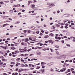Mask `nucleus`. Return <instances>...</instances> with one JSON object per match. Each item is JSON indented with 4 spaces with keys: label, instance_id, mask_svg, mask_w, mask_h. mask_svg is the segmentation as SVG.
I'll list each match as a JSON object with an SVG mask.
<instances>
[{
    "label": "nucleus",
    "instance_id": "f257e3e1",
    "mask_svg": "<svg viewBox=\"0 0 75 75\" xmlns=\"http://www.w3.org/2000/svg\"><path fill=\"white\" fill-rule=\"evenodd\" d=\"M35 6V5L34 4H31L30 5V7H32V8L33 9L35 8V7H34Z\"/></svg>",
    "mask_w": 75,
    "mask_h": 75
},
{
    "label": "nucleus",
    "instance_id": "f03ea898",
    "mask_svg": "<svg viewBox=\"0 0 75 75\" xmlns=\"http://www.w3.org/2000/svg\"><path fill=\"white\" fill-rule=\"evenodd\" d=\"M64 54H62L60 56H59V59H62V58H63L64 57Z\"/></svg>",
    "mask_w": 75,
    "mask_h": 75
},
{
    "label": "nucleus",
    "instance_id": "7ed1b4c3",
    "mask_svg": "<svg viewBox=\"0 0 75 75\" xmlns=\"http://www.w3.org/2000/svg\"><path fill=\"white\" fill-rule=\"evenodd\" d=\"M40 71H41L42 73H44L45 72V69H42L41 70H40Z\"/></svg>",
    "mask_w": 75,
    "mask_h": 75
},
{
    "label": "nucleus",
    "instance_id": "20e7f679",
    "mask_svg": "<svg viewBox=\"0 0 75 75\" xmlns=\"http://www.w3.org/2000/svg\"><path fill=\"white\" fill-rule=\"evenodd\" d=\"M48 42H50V43H51V44H53L54 43V41L50 40H49L48 41Z\"/></svg>",
    "mask_w": 75,
    "mask_h": 75
},
{
    "label": "nucleus",
    "instance_id": "39448f33",
    "mask_svg": "<svg viewBox=\"0 0 75 75\" xmlns=\"http://www.w3.org/2000/svg\"><path fill=\"white\" fill-rule=\"evenodd\" d=\"M65 15V17H69L70 16V15L68 14H64L63 16Z\"/></svg>",
    "mask_w": 75,
    "mask_h": 75
},
{
    "label": "nucleus",
    "instance_id": "423d86ee",
    "mask_svg": "<svg viewBox=\"0 0 75 75\" xmlns=\"http://www.w3.org/2000/svg\"><path fill=\"white\" fill-rule=\"evenodd\" d=\"M20 69L21 70V71H25L26 70V69Z\"/></svg>",
    "mask_w": 75,
    "mask_h": 75
},
{
    "label": "nucleus",
    "instance_id": "0eeeda50",
    "mask_svg": "<svg viewBox=\"0 0 75 75\" xmlns=\"http://www.w3.org/2000/svg\"><path fill=\"white\" fill-rule=\"evenodd\" d=\"M9 25V24L7 23L4 24L3 25V27H6V25Z\"/></svg>",
    "mask_w": 75,
    "mask_h": 75
},
{
    "label": "nucleus",
    "instance_id": "6e6552de",
    "mask_svg": "<svg viewBox=\"0 0 75 75\" xmlns=\"http://www.w3.org/2000/svg\"><path fill=\"white\" fill-rule=\"evenodd\" d=\"M48 37H49L48 35H46L44 37V38H48Z\"/></svg>",
    "mask_w": 75,
    "mask_h": 75
},
{
    "label": "nucleus",
    "instance_id": "1a4fd4ad",
    "mask_svg": "<svg viewBox=\"0 0 75 75\" xmlns=\"http://www.w3.org/2000/svg\"><path fill=\"white\" fill-rule=\"evenodd\" d=\"M60 26V25H58V24H56V27H59Z\"/></svg>",
    "mask_w": 75,
    "mask_h": 75
},
{
    "label": "nucleus",
    "instance_id": "9d476101",
    "mask_svg": "<svg viewBox=\"0 0 75 75\" xmlns=\"http://www.w3.org/2000/svg\"><path fill=\"white\" fill-rule=\"evenodd\" d=\"M29 40H28V39L27 38H26L25 40V42H27Z\"/></svg>",
    "mask_w": 75,
    "mask_h": 75
},
{
    "label": "nucleus",
    "instance_id": "9b49d317",
    "mask_svg": "<svg viewBox=\"0 0 75 75\" xmlns=\"http://www.w3.org/2000/svg\"><path fill=\"white\" fill-rule=\"evenodd\" d=\"M30 3H33V1H28V3H29V4H30Z\"/></svg>",
    "mask_w": 75,
    "mask_h": 75
},
{
    "label": "nucleus",
    "instance_id": "f8f14e48",
    "mask_svg": "<svg viewBox=\"0 0 75 75\" xmlns=\"http://www.w3.org/2000/svg\"><path fill=\"white\" fill-rule=\"evenodd\" d=\"M6 17H8V16H3V18L4 19H6Z\"/></svg>",
    "mask_w": 75,
    "mask_h": 75
},
{
    "label": "nucleus",
    "instance_id": "ddd939ff",
    "mask_svg": "<svg viewBox=\"0 0 75 75\" xmlns=\"http://www.w3.org/2000/svg\"><path fill=\"white\" fill-rule=\"evenodd\" d=\"M20 58H18L16 59V61H20Z\"/></svg>",
    "mask_w": 75,
    "mask_h": 75
},
{
    "label": "nucleus",
    "instance_id": "4468645a",
    "mask_svg": "<svg viewBox=\"0 0 75 75\" xmlns=\"http://www.w3.org/2000/svg\"><path fill=\"white\" fill-rule=\"evenodd\" d=\"M47 65H49V66H50V65H52V64H51V63H50L47 64Z\"/></svg>",
    "mask_w": 75,
    "mask_h": 75
},
{
    "label": "nucleus",
    "instance_id": "2eb2a0df",
    "mask_svg": "<svg viewBox=\"0 0 75 75\" xmlns=\"http://www.w3.org/2000/svg\"><path fill=\"white\" fill-rule=\"evenodd\" d=\"M49 36H50V35H51V36H53V35H54V34L51 33L49 35Z\"/></svg>",
    "mask_w": 75,
    "mask_h": 75
},
{
    "label": "nucleus",
    "instance_id": "dca6fc26",
    "mask_svg": "<svg viewBox=\"0 0 75 75\" xmlns=\"http://www.w3.org/2000/svg\"><path fill=\"white\" fill-rule=\"evenodd\" d=\"M9 12H10V13H13V10H10L9 11Z\"/></svg>",
    "mask_w": 75,
    "mask_h": 75
},
{
    "label": "nucleus",
    "instance_id": "f3484780",
    "mask_svg": "<svg viewBox=\"0 0 75 75\" xmlns=\"http://www.w3.org/2000/svg\"><path fill=\"white\" fill-rule=\"evenodd\" d=\"M50 71H51L52 72H54V70L52 68L50 69Z\"/></svg>",
    "mask_w": 75,
    "mask_h": 75
},
{
    "label": "nucleus",
    "instance_id": "a211bd4d",
    "mask_svg": "<svg viewBox=\"0 0 75 75\" xmlns=\"http://www.w3.org/2000/svg\"><path fill=\"white\" fill-rule=\"evenodd\" d=\"M51 5L52 7H54V6H55V5L53 4H51Z\"/></svg>",
    "mask_w": 75,
    "mask_h": 75
},
{
    "label": "nucleus",
    "instance_id": "6ab92c4d",
    "mask_svg": "<svg viewBox=\"0 0 75 75\" xmlns=\"http://www.w3.org/2000/svg\"><path fill=\"white\" fill-rule=\"evenodd\" d=\"M23 59L22 58H21V62H24V60H23Z\"/></svg>",
    "mask_w": 75,
    "mask_h": 75
},
{
    "label": "nucleus",
    "instance_id": "aec40b11",
    "mask_svg": "<svg viewBox=\"0 0 75 75\" xmlns=\"http://www.w3.org/2000/svg\"><path fill=\"white\" fill-rule=\"evenodd\" d=\"M70 33H66V35H69Z\"/></svg>",
    "mask_w": 75,
    "mask_h": 75
},
{
    "label": "nucleus",
    "instance_id": "412c9836",
    "mask_svg": "<svg viewBox=\"0 0 75 75\" xmlns=\"http://www.w3.org/2000/svg\"><path fill=\"white\" fill-rule=\"evenodd\" d=\"M52 58V57H47V58H48V59H51V58Z\"/></svg>",
    "mask_w": 75,
    "mask_h": 75
},
{
    "label": "nucleus",
    "instance_id": "4be33fe9",
    "mask_svg": "<svg viewBox=\"0 0 75 75\" xmlns=\"http://www.w3.org/2000/svg\"><path fill=\"white\" fill-rule=\"evenodd\" d=\"M33 27H34V26H32V27L31 26V27H29L28 28L30 29V28H33Z\"/></svg>",
    "mask_w": 75,
    "mask_h": 75
},
{
    "label": "nucleus",
    "instance_id": "5701e85b",
    "mask_svg": "<svg viewBox=\"0 0 75 75\" xmlns=\"http://www.w3.org/2000/svg\"><path fill=\"white\" fill-rule=\"evenodd\" d=\"M67 47H70L71 46L69 44H67Z\"/></svg>",
    "mask_w": 75,
    "mask_h": 75
},
{
    "label": "nucleus",
    "instance_id": "b1692460",
    "mask_svg": "<svg viewBox=\"0 0 75 75\" xmlns=\"http://www.w3.org/2000/svg\"><path fill=\"white\" fill-rule=\"evenodd\" d=\"M50 50L51 52H54V50H52V49L50 48Z\"/></svg>",
    "mask_w": 75,
    "mask_h": 75
},
{
    "label": "nucleus",
    "instance_id": "393cba45",
    "mask_svg": "<svg viewBox=\"0 0 75 75\" xmlns=\"http://www.w3.org/2000/svg\"><path fill=\"white\" fill-rule=\"evenodd\" d=\"M31 49H29L27 51L28 52H29V51H31Z\"/></svg>",
    "mask_w": 75,
    "mask_h": 75
},
{
    "label": "nucleus",
    "instance_id": "a878e982",
    "mask_svg": "<svg viewBox=\"0 0 75 75\" xmlns=\"http://www.w3.org/2000/svg\"><path fill=\"white\" fill-rule=\"evenodd\" d=\"M56 53L57 54V55L59 54V52H58L56 51Z\"/></svg>",
    "mask_w": 75,
    "mask_h": 75
},
{
    "label": "nucleus",
    "instance_id": "bb28decb",
    "mask_svg": "<svg viewBox=\"0 0 75 75\" xmlns=\"http://www.w3.org/2000/svg\"><path fill=\"white\" fill-rule=\"evenodd\" d=\"M38 67L36 68V69H40V67H38V66H37Z\"/></svg>",
    "mask_w": 75,
    "mask_h": 75
},
{
    "label": "nucleus",
    "instance_id": "cd10ccee",
    "mask_svg": "<svg viewBox=\"0 0 75 75\" xmlns=\"http://www.w3.org/2000/svg\"><path fill=\"white\" fill-rule=\"evenodd\" d=\"M56 58L57 59H59V56H57L56 57Z\"/></svg>",
    "mask_w": 75,
    "mask_h": 75
},
{
    "label": "nucleus",
    "instance_id": "c85d7f7f",
    "mask_svg": "<svg viewBox=\"0 0 75 75\" xmlns=\"http://www.w3.org/2000/svg\"><path fill=\"white\" fill-rule=\"evenodd\" d=\"M38 8H35V9H34V10H34V11H37V10H38Z\"/></svg>",
    "mask_w": 75,
    "mask_h": 75
},
{
    "label": "nucleus",
    "instance_id": "c756f323",
    "mask_svg": "<svg viewBox=\"0 0 75 75\" xmlns=\"http://www.w3.org/2000/svg\"><path fill=\"white\" fill-rule=\"evenodd\" d=\"M52 6L51 5V4H50V5L49 6V7L50 8H51V7H52Z\"/></svg>",
    "mask_w": 75,
    "mask_h": 75
},
{
    "label": "nucleus",
    "instance_id": "7c9ffc66",
    "mask_svg": "<svg viewBox=\"0 0 75 75\" xmlns=\"http://www.w3.org/2000/svg\"><path fill=\"white\" fill-rule=\"evenodd\" d=\"M18 72H21V70L20 69H19V70L18 71Z\"/></svg>",
    "mask_w": 75,
    "mask_h": 75
},
{
    "label": "nucleus",
    "instance_id": "2f4dec72",
    "mask_svg": "<svg viewBox=\"0 0 75 75\" xmlns=\"http://www.w3.org/2000/svg\"><path fill=\"white\" fill-rule=\"evenodd\" d=\"M46 64V63H44L43 62H42L41 63V64Z\"/></svg>",
    "mask_w": 75,
    "mask_h": 75
},
{
    "label": "nucleus",
    "instance_id": "473e14b6",
    "mask_svg": "<svg viewBox=\"0 0 75 75\" xmlns=\"http://www.w3.org/2000/svg\"><path fill=\"white\" fill-rule=\"evenodd\" d=\"M63 32H64V33H67V30H63Z\"/></svg>",
    "mask_w": 75,
    "mask_h": 75
},
{
    "label": "nucleus",
    "instance_id": "72a5a7b5",
    "mask_svg": "<svg viewBox=\"0 0 75 75\" xmlns=\"http://www.w3.org/2000/svg\"><path fill=\"white\" fill-rule=\"evenodd\" d=\"M13 7H16V5H13Z\"/></svg>",
    "mask_w": 75,
    "mask_h": 75
},
{
    "label": "nucleus",
    "instance_id": "f704fd0d",
    "mask_svg": "<svg viewBox=\"0 0 75 75\" xmlns=\"http://www.w3.org/2000/svg\"><path fill=\"white\" fill-rule=\"evenodd\" d=\"M55 47H56V48H59V46L58 45H56L55 46Z\"/></svg>",
    "mask_w": 75,
    "mask_h": 75
},
{
    "label": "nucleus",
    "instance_id": "c9c22d12",
    "mask_svg": "<svg viewBox=\"0 0 75 75\" xmlns=\"http://www.w3.org/2000/svg\"><path fill=\"white\" fill-rule=\"evenodd\" d=\"M74 68H71V71H74Z\"/></svg>",
    "mask_w": 75,
    "mask_h": 75
},
{
    "label": "nucleus",
    "instance_id": "e433bc0d",
    "mask_svg": "<svg viewBox=\"0 0 75 75\" xmlns=\"http://www.w3.org/2000/svg\"><path fill=\"white\" fill-rule=\"evenodd\" d=\"M11 64H15L16 63L14 62H11Z\"/></svg>",
    "mask_w": 75,
    "mask_h": 75
},
{
    "label": "nucleus",
    "instance_id": "4c0bfd02",
    "mask_svg": "<svg viewBox=\"0 0 75 75\" xmlns=\"http://www.w3.org/2000/svg\"><path fill=\"white\" fill-rule=\"evenodd\" d=\"M15 52H16V53H17L18 54V53L19 52L18 51H16Z\"/></svg>",
    "mask_w": 75,
    "mask_h": 75
},
{
    "label": "nucleus",
    "instance_id": "58836bf2",
    "mask_svg": "<svg viewBox=\"0 0 75 75\" xmlns=\"http://www.w3.org/2000/svg\"><path fill=\"white\" fill-rule=\"evenodd\" d=\"M57 13H60V11L59 10L57 11Z\"/></svg>",
    "mask_w": 75,
    "mask_h": 75
},
{
    "label": "nucleus",
    "instance_id": "ea45409f",
    "mask_svg": "<svg viewBox=\"0 0 75 75\" xmlns=\"http://www.w3.org/2000/svg\"><path fill=\"white\" fill-rule=\"evenodd\" d=\"M67 3H70V1L69 0H68L67 1Z\"/></svg>",
    "mask_w": 75,
    "mask_h": 75
},
{
    "label": "nucleus",
    "instance_id": "a19ab883",
    "mask_svg": "<svg viewBox=\"0 0 75 75\" xmlns=\"http://www.w3.org/2000/svg\"><path fill=\"white\" fill-rule=\"evenodd\" d=\"M28 33H31V30H29L28 31Z\"/></svg>",
    "mask_w": 75,
    "mask_h": 75
},
{
    "label": "nucleus",
    "instance_id": "79ce46f5",
    "mask_svg": "<svg viewBox=\"0 0 75 75\" xmlns=\"http://www.w3.org/2000/svg\"><path fill=\"white\" fill-rule=\"evenodd\" d=\"M67 71L68 72H70V69H68L67 70Z\"/></svg>",
    "mask_w": 75,
    "mask_h": 75
},
{
    "label": "nucleus",
    "instance_id": "37998d69",
    "mask_svg": "<svg viewBox=\"0 0 75 75\" xmlns=\"http://www.w3.org/2000/svg\"><path fill=\"white\" fill-rule=\"evenodd\" d=\"M28 54H25V56H28Z\"/></svg>",
    "mask_w": 75,
    "mask_h": 75
},
{
    "label": "nucleus",
    "instance_id": "c03bdc74",
    "mask_svg": "<svg viewBox=\"0 0 75 75\" xmlns=\"http://www.w3.org/2000/svg\"><path fill=\"white\" fill-rule=\"evenodd\" d=\"M22 67H26V66L24 65V64H23V66H22Z\"/></svg>",
    "mask_w": 75,
    "mask_h": 75
},
{
    "label": "nucleus",
    "instance_id": "a18cd8bd",
    "mask_svg": "<svg viewBox=\"0 0 75 75\" xmlns=\"http://www.w3.org/2000/svg\"><path fill=\"white\" fill-rule=\"evenodd\" d=\"M58 40H61V38L59 37H58Z\"/></svg>",
    "mask_w": 75,
    "mask_h": 75
},
{
    "label": "nucleus",
    "instance_id": "49530a36",
    "mask_svg": "<svg viewBox=\"0 0 75 75\" xmlns=\"http://www.w3.org/2000/svg\"><path fill=\"white\" fill-rule=\"evenodd\" d=\"M40 35L42 36V33H40Z\"/></svg>",
    "mask_w": 75,
    "mask_h": 75
},
{
    "label": "nucleus",
    "instance_id": "de8ad7c7",
    "mask_svg": "<svg viewBox=\"0 0 75 75\" xmlns=\"http://www.w3.org/2000/svg\"><path fill=\"white\" fill-rule=\"evenodd\" d=\"M38 49H41V48H42V47H38Z\"/></svg>",
    "mask_w": 75,
    "mask_h": 75
},
{
    "label": "nucleus",
    "instance_id": "09e8293b",
    "mask_svg": "<svg viewBox=\"0 0 75 75\" xmlns=\"http://www.w3.org/2000/svg\"><path fill=\"white\" fill-rule=\"evenodd\" d=\"M11 49L12 50H14L15 49V48L14 47H12L11 48Z\"/></svg>",
    "mask_w": 75,
    "mask_h": 75
},
{
    "label": "nucleus",
    "instance_id": "8fccbe9b",
    "mask_svg": "<svg viewBox=\"0 0 75 75\" xmlns=\"http://www.w3.org/2000/svg\"><path fill=\"white\" fill-rule=\"evenodd\" d=\"M4 49L5 50H6L7 49V48H6V47H4Z\"/></svg>",
    "mask_w": 75,
    "mask_h": 75
},
{
    "label": "nucleus",
    "instance_id": "3c124183",
    "mask_svg": "<svg viewBox=\"0 0 75 75\" xmlns=\"http://www.w3.org/2000/svg\"><path fill=\"white\" fill-rule=\"evenodd\" d=\"M40 44H42V43H40V42L38 43L37 44V45H39Z\"/></svg>",
    "mask_w": 75,
    "mask_h": 75
},
{
    "label": "nucleus",
    "instance_id": "603ef678",
    "mask_svg": "<svg viewBox=\"0 0 75 75\" xmlns=\"http://www.w3.org/2000/svg\"><path fill=\"white\" fill-rule=\"evenodd\" d=\"M31 65H32V64H29V66L30 67H31Z\"/></svg>",
    "mask_w": 75,
    "mask_h": 75
},
{
    "label": "nucleus",
    "instance_id": "864d4df0",
    "mask_svg": "<svg viewBox=\"0 0 75 75\" xmlns=\"http://www.w3.org/2000/svg\"><path fill=\"white\" fill-rule=\"evenodd\" d=\"M11 46H12V47H14V45L13 44H11Z\"/></svg>",
    "mask_w": 75,
    "mask_h": 75
},
{
    "label": "nucleus",
    "instance_id": "5fc2aeb1",
    "mask_svg": "<svg viewBox=\"0 0 75 75\" xmlns=\"http://www.w3.org/2000/svg\"><path fill=\"white\" fill-rule=\"evenodd\" d=\"M20 23V21L17 22L16 24H19Z\"/></svg>",
    "mask_w": 75,
    "mask_h": 75
},
{
    "label": "nucleus",
    "instance_id": "6e6d98bb",
    "mask_svg": "<svg viewBox=\"0 0 75 75\" xmlns=\"http://www.w3.org/2000/svg\"><path fill=\"white\" fill-rule=\"evenodd\" d=\"M71 28L72 29H75V28H74V27H71Z\"/></svg>",
    "mask_w": 75,
    "mask_h": 75
},
{
    "label": "nucleus",
    "instance_id": "4d7b16f0",
    "mask_svg": "<svg viewBox=\"0 0 75 75\" xmlns=\"http://www.w3.org/2000/svg\"><path fill=\"white\" fill-rule=\"evenodd\" d=\"M42 68H45V66H42Z\"/></svg>",
    "mask_w": 75,
    "mask_h": 75
},
{
    "label": "nucleus",
    "instance_id": "13d9d810",
    "mask_svg": "<svg viewBox=\"0 0 75 75\" xmlns=\"http://www.w3.org/2000/svg\"><path fill=\"white\" fill-rule=\"evenodd\" d=\"M33 74H34V73H36V71H33Z\"/></svg>",
    "mask_w": 75,
    "mask_h": 75
},
{
    "label": "nucleus",
    "instance_id": "bf43d9fd",
    "mask_svg": "<svg viewBox=\"0 0 75 75\" xmlns=\"http://www.w3.org/2000/svg\"><path fill=\"white\" fill-rule=\"evenodd\" d=\"M16 64H17L18 65H20V63L17 62Z\"/></svg>",
    "mask_w": 75,
    "mask_h": 75
},
{
    "label": "nucleus",
    "instance_id": "052dcab7",
    "mask_svg": "<svg viewBox=\"0 0 75 75\" xmlns=\"http://www.w3.org/2000/svg\"><path fill=\"white\" fill-rule=\"evenodd\" d=\"M7 40H8L9 41H10V38H7Z\"/></svg>",
    "mask_w": 75,
    "mask_h": 75
},
{
    "label": "nucleus",
    "instance_id": "680f3d73",
    "mask_svg": "<svg viewBox=\"0 0 75 75\" xmlns=\"http://www.w3.org/2000/svg\"><path fill=\"white\" fill-rule=\"evenodd\" d=\"M10 28H13V25H11L10 26Z\"/></svg>",
    "mask_w": 75,
    "mask_h": 75
},
{
    "label": "nucleus",
    "instance_id": "e2e57ef3",
    "mask_svg": "<svg viewBox=\"0 0 75 75\" xmlns=\"http://www.w3.org/2000/svg\"><path fill=\"white\" fill-rule=\"evenodd\" d=\"M32 55H34V54H31L30 55V56H32Z\"/></svg>",
    "mask_w": 75,
    "mask_h": 75
},
{
    "label": "nucleus",
    "instance_id": "0e129e2a",
    "mask_svg": "<svg viewBox=\"0 0 75 75\" xmlns=\"http://www.w3.org/2000/svg\"><path fill=\"white\" fill-rule=\"evenodd\" d=\"M62 42L63 44H64V40H62Z\"/></svg>",
    "mask_w": 75,
    "mask_h": 75
},
{
    "label": "nucleus",
    "instance_id": "69168bd1",
    "mask_svg": "<svg viewBox=\"0 0 75 75\" xmlns=\"http://www.w3.org/2000/svg\"><path fill=\"white\" fill-rule=\"evenodd\" d=\"M18 68H16V69L15 71H18Z\"/></svg>",
    "mask_w": 75,
    "mask_h": 75
},
{
    "label": "nucleus",
    "instance_id": "338daca9",
    "mask_svg": "<svg viewBox=\"0 0 75 75\" xmlns=\"http://www.w3.org/2000/svg\"><path fill=\"white\" fill-rule=\"evenodd\" d=\"M53 27V29L54 30L55 28V27H54V26H52Z\"/></svg>",
    "mask_w": 75,
    "mask_h": 75
},
{
    "label": "nucleus",
    "instance_id": "774afa93",
    "mask_svg": "<svg viewBox=\"0 0 75 75\" xmlns=\"http://www.w3.org/2000/svg\"><path fill=\"white\" fill-rule=\"evenodd\" d=\"M11 55H12V54H11V53H10L9 54V56H11Z\"/></svg>",
    "mask_w": 75,
    "mask_h": 75
}]
</instances>
